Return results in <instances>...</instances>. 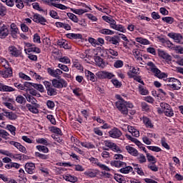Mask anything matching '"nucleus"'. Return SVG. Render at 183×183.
Here are the masks:
<instances>
[{"label": "nucleus", "instance_id": "nucleus-1", "mask_svg": "<svg viewBox=\"0 0 183 183\" xmlns=\"http://www.w3.org/2000/svg\"><path fill=\"white\" fill-rule=\"evenodd\" d=\"M116 107L117 109L123 115H128V108L132 109L134 108V104L130 102L122 101L116 102L115 103Z\"/></svg>", "mask_w": 183, "mask_h": 183}, {"label": "nucleus", "instance_id": "nucleus-2", "mask_svg": "<svg viewBox=\"0 0 183 183\" xmlns=\"http://www.w3.org/2000/svg\"><path fill=\"white\" fill-rule=\"evenodd\" d=\"M110 164L112 167L121 168L119 169V172L122 174H129V172H132L133 171L132 167L127 166V163L122 161H112Z\"/></svg>", "mask_w": 183, "mask_h": 183}, {"label": "nucleus", "instance_id": "nucleus-3", "mask_svg": "<svg viewBox=\"0 0 183 183\" xmlns=\"http://www.w3.org/2000/svg\"><path fill=\"white\" fill-rule=\"evenodd\" d=\"M102 19L104 21L109 24L110 28H112V29L119 31V32H123L124 34V32H127V29H125V27H124L122 24H117V21H115V19L108 16H102Z\"/></svg>", "mask_w": 183, "mask_h": 183}, {"label": "nucleus", "instance_id": "nucleus-4", "mask_svg": "<svg viewBox=\"0 0 183 183\" xmlns=\"http://www.w3.org/2000/svg\"><path fill=\"white\" fill-rule=\"evenodd\" d=\"M147 66H149V70L154 74L156 78H159V79H165V78H168V74L161 71L152 61H149L147 63Z\"/></svg>", "mask_w": 183, "mask_h": 183}, {"label": "nucleus", "instance_id": "nucleus-5", "mask_svg": "<svg viewBox=\"0 0 183 183\" xmlns=\"http://www.w3.org/2000/svg\"><path fill=\"white\" fill-rule=\"evenodd\" d=\"M167 82H169V84H167V86L171 88V89H173V91H179L181 86H182L181 81L178 80V79L174 77L167 79Z\"/></svg>", "mask_w": 183, "mask_h": 183}, {"label": "nucleus", "instance_id": "nucleus-6", "mask_svg": "<svg viewBox=\"0 0 183 183\" xmlns=\"http://www.w3.org/2000/svg\"><path fill=\"white\" fill-rule=\"evenodd\" d=\"M9 35V26L5 21L0 20V38L5 39Z\"/></svg>", "mask_w": 183, "mask_h": 183}, {"label": "nucleus", "instance_id": "nucleus-7", "mask_svg": "<svg viewBox=\"0 0 183 183\" xmlns=\"http://www.w3.org/2000/svg\"><path fill=\"white\" fill-rule=\"evenodd\" d=\"M24 52L25 54H31V52L41 54V49L36 47L34 44L24 42Z\"/></svg>", "mask_w": 183, "mask_h": 183}, {"label": "nucleus", "instance_id": "nucleus-8", "mask_svg": "<svg viewBox=\"0 0 183 183\" xmlns=\"http://www.w3.org/2000/svg\"><path fill=\"white\" fill-rule=\"evenodd\" d=\"M51 84L54 88H57V89H61L62 88H66L68 86V83L64 79H53L51 81Z\"/></svg>", "mask_w": 183, "mask_h": 183}, {"label": "nucleus", "instance_id": "nucleus-9", "mask_svg": "<svg viewBox=\"0 0 183 183\" xmlns=\"http://www.w3.org/2000/svg\"><path fill=\"white\" fill-rule=\"evenodd\" d=\"M47 74L52 76L53 78H56V79H59L61 78V75L64 74V71L59 69H54L52 67L47 68Z\"/></svg>", "mask_w": 183, "mask_h": 183}, {"label": "nucleus", "instance_id": "nucleus-10", "mask_svg": "<svg viewBox=\"0 0 183 183\" xmlns=\"http://www.w3.org/2000/svg\"><path fill=\"white\" fill-rule=\"evenodd\" d=\"M89 161H90V162H92V164H94V165H97V167H99V168H100V169H102L103 171H107V172L111 171L109 167H108L107 165L99 162L98 159H97L95 157H90L89 159Z\"/></svg>", "mask_w": 183, "mask_h": 183}, {"label": "nucleus", "instance_id": "nucleus-11", "mask_svg": "<svg viewBox=\"0 0 183 183\" xmlns=\"http://www.w3.org/2000/svg\"><path fill=\"white\" fill-rule=\"evenodd\" d=\"M96 76H97V78H100L101 79H112L115 75L108 71H100L96 74Z\"/></svg>", "mask_w": 183, "mask_h": 183}, {"label": "nucleus", "instance_id": "nucleus-12", "mask_svg": "<svg viewBox=\"0 0 183 183\" xmlns=\"http://www.w3.org/2000/svg\"><path fill=\"white\" fill-rule=\"evenodd\" d=\"M168 36L169 38H172V39H174V42L177 44H180L183 45V36L181 35V34H177V33H169Z\"/></svg>", "mask_w": 183, "mask_h": 183}, {"label": "nucleus", "instance_id": "nucleus-13", "mask_svg": "<svg viewBox=\"0 0 183 183\" xmlns=\"http://www.w3.org/2000/svg\"><path fill=\"white\" fill-rule=\"evenodd\" d=\"M109 136L111 138L118 139L122 136V132L117 127H114L109 132Z\"/></svg>", "mask_w": 183, "mask_h": 183}, {"label": "nucleus", "instance_id": "nucleus-14", "mask_svg": "<svg viewBox=\"0 0 183 183\" xmlns=\"http://www.w3.org/2000/svg\"><path fill=\"white\" fill-rule=\"evenodd\" d=\"M32 20L36 24H41V25H45L46 24V19H45L42 15L36 14L33 16Z\"/></svg>", "mask_w": 183, "mask_h": 183}, {"label": "nucleus", "instance_id": "nucleus-15", "mask_svg": "<svg viewBox=\"0 0 183 183\" xmlns=\"http://www.w3.org/2000/svg\"><path fill=\"white\" fill-rule=\"evenodd\" d=\"M9 52L10 55L15 56L16 58H18V56H20V55L22 54V51L21 49H18L14 46L9 47Z\"/></svg>", "mask_w": 183, "mask_h": 183}, {"label": "nucleus", "instance_id": "nucleus-16", "mask_svg": "<svg viewBox=\"0 0 183 183\" xmlns=\"http://www.w3.org/2000/svg\"><path fill=\"white\" fill-rule=\"evenodd\" d=\"M158 55L163 59H165L167 62H171L172 61V56L162 49H158Z\"/></svg>", "mask_w": 183, "mask_h": 183}, {"label": "nucleus", "instance_id": "nucleus-17", "mask_svg": "<svg viewBox=\"0 0 183 183\" xmlns=\"http://www.w3.org/2000/svg\"><path fill=\"white\" fill-rule=\"evenodd\" d=\"M4 116L6 117L10 121H15L18 118V115H16L14 112H6L5 109H3Z\"/></svg>", "mask_w": 183, "mask_h": 183}, {"label": "nucleus", "instance_id": "nucleus-18", "mask_svg": "<svg viewBox=\"0 0 183 183\" xmlns=\"http://www.w3.org/2000/svg\"><path fill=\"white\" fill-rule=\"evenodd\" d=\"M107 41L109 44H112V45H114L115 46H119V36H107Z\"/></svg>", "mask_w": 183, "mask_h": 183}, {"label": "nucleus", "instance_id": "nucleus-19", "mask_svg": "<svg viewBox=\"0 0 183 183\" xmlns=\"http://www.w3.org/2000/svg\"><path fill=\"white\" fill-rule=\"evenodd\" d=\"M55 2H59V0H50V6H54L55 8L61 9L62 11H66V9H68L66 6L61 4H56Z\"/></svg>", "mask_w": 183, "mask_h": 183}, {"label": "nucleus", "instance_id": "nucleus-20", "mask_svg": "<svg viewBox=\"0 0 183 183\" xmlns=\"http://www.w3.org/2000/svg\"><path fill=\"white\" fill-rule=\"evenodd\" d=\"M0 75L3 78H11L12 76V68L8 67L0 71Z\"/></svg>", "mask_w": 183, "mask_h": 183}, {"label": "nucleus", "instance_id": "nucleus-21", "mask_svg": "<svg viewBox=\"0 0 183 183\" xmlns=\"http://www.w3.org/2000/svg\"><path fill=\"white\" fill-rule=\"evenodd\" d=\"M11 29V35L12 38H17L18 34H19V29H18V26L15 23H12L10 26Z\"/></svg>", "mask_w": 183, "mask_h": 183}, {"label": "nucleus", "instance_id": "nucleus-22", "mask_svg": "<svg viewBox=\"0 0 183 183\" xmlns=\"http://www.w3.org/2000/svg\"><path fill=\"white\" fill-rule=\"evenodd\" d=\"M10 145H13L15 147V148H17L20 152H22L23 154H26V148L24 147L21 143L16 142H10Z\"/></svg>", "mask_w": 183, "mask_h": 183}, {"label": "nucleus", "instance_id": "nucleus-23", "mask_svg": "<svg viewBox=\"0 0 183 183\" xmlns=\"http://www.w3.org/2000/svg\"><path fill=\"white\" fill-rule=\"evenodd\" d=\"M87 178H95L98 175V172L94 169H89L84 172Z\"/></svg>", "mask_w": 183, "mask_h": 183}, {"label": "nucleus", "instance_id": "nucleus-24", "mask_svg": "<svg viewBox=\"0 0 183 183\" xmlns=\"http://www.w3.org/2000/svg\"><path fill=\"white\" fill-rule=\"evenodd\" d=\"M0 91L1 92H15V89L12 86L0 83Z\"/></svg>", "mask_w": 183, "mask_h": 183}, {"label": "nucleus", "instance_id": "nucleus-25", "mask_svg": "<svg viewBox=\"0 0 183 183\" xmlns=\"http://www.w3.org/2000/svg\"><path fill=\"white\" fill-rule=\"evenodd\" d=\"M125 149L127 151V152L129 154H130V155H132V157H138V155L139 154V153L138 152V150H137V149L128 145L126 146Z\"/></svg>", "mask_w": 183, "mask_h": 183}, {"label": "nucleus", "instance_id": "nucleus-26", "mask_svg": "<svg viewBox=\"0 0 183 183\" xmlns=\"http://www.w3.org/2000/svg\"><path fill=\"white\" fill-rule=\"evenodd\" d=\"M57 45L60 46V48H64V49H70L71 46L68 44V41L65 39H60L57 41Z\"/></svg>", "mask_w": 183, "mask_h": 183}, {"label": "nucleus", "instance_id": "nucleus-27", "mask_svg": "<svg viewBox=\"0 0 183 183\" xmlns=\"http://www.w3.org/2000/svg\"><path fill=\"white\" fill-rule=\"evenodd\" d=\"M26 172L28 174H34L35 172V164L26 163L25 165Z\"/></svg>", "mask_w": 183, "mask_h": 183}, {"label": "nucleus", "instance_id": "nucleus-28", "mask_svg": "<svg viewBox=\"0 0 183 183\" xmlns=\"http://www.w3.org/2000/svg\"><path fill=\"white\" fill-rule=\"evenodd\" d=\"M84 74L87 79L92 81V82H95L97 81V76H95V74L92 73L91 71L85 70Z\"/></svg>", "mask_w": 183, "mask_h": 183}, {"label": "nucleus", "instance_id": "nucleus-29", "mask_svg": "<svg viewBox=\"0 0 183 183\" xmlns=\"http://www.w3.org/2000/svg\"><path fill=\"white\" fill-rule=\"evenodd\" d=\"M56 26L57 28H63L64 29H66V31H71V25L66 23H63L59 21L56 22Z\"/></svg>", "mask_w": 183, "mask_h": 183}, {"label": "nucleus", "instance_id": "nucleus-30", "mask_svg": "<svg viewBox=\"0 0 183 183\" xmlns=\"http://www.w3.org/2000/svg\"><path fill=\"white\" fill-rule=\"evenodd\" d=\"M63 179H65V181H67L69 182H76L78 181V178L75 176H72L71 174H64Z\"/></svg>", "mask_w": 183, "mask_h": 183}, {"label": "nucleus", "instance_id": "nucleus-31", "mask_svg": "<svg viewBox=\"0 0 183 183\" xmlns=\"http://www.w3.org/2000/svg\"><path fill=\"white\" fill-rule=\"evenodd\" d=\"M139 74V68L138 67H130V71L128 72V76L129 78H134V76L137 74Z\"/></svg>", "mask_w": 183, "mask_h": 183}, {"label": "nucleus", "instance_id": "nucleus-32", "mask_svg": "<svg viewBox=\"0 0 183 183\" xmlns=\"http://www.w3.org/2000/svg\"><path fill=\"white\" fill-rule=\"evenodd\" d=\"M129 132L132 134L133 137L138 138L139 137V131L138 129L134 128L132 126H128L127 127Z\"/></svg>", "mask_w": 183, "mask_h": 183}, {"label": "nucleus", "instance_id": "nucleus-33", "mask_svg": "<svg viewBox=\"0 0 183 183\" xmlns=\"http://www.w3.org/2000/svg\"><path fill=\"white\" fill-rule=\"evenodd\" d=\"M142 121L143 124H144L147 128H154V124H152V122L151 121V119H149V118L147 117H143Z\"/></svg>", "mask_w": 183, "mask_h": 183}, {"label": "nucleus", "instance_id": "nucleus-34", "mask_svg": "<svg viewBox=\"0 0 183 183\" xmlns=\"http://www.w3.org/2000/svg\"><path fill=\"white\" fill-rule=\"evenodd\" d=\"M66 37L69 38V39H82V34L69 33L66 34Z\"/></svg>", "mask_w": 183, "mask_h": 183}, {"label": "nucleus", "instance_id": "nucleus-35", "mask_svg": "<svg viewBox=\"0 0 183 183\" xmlns=\"http://www.w3.org/2000/svg\"><path fill=\"white\" fill-rule=\"evenodd\" d=\"M27 102H30V104H32L33 105H36V99L31 94H24Z\"/></svg>", "mask_w": 183, "mask_h": 183}, {"label": "nucleus", "instance_id": "nucleus-36", "mask_svg": "<svg viewBox=\"0 0 183 183\" xmlns=\"http://www.w3.org/2000/svg\"><path fill=\"white\" fill-rule=\"evenodd\" d=\"M71 11L73 14H76V15H84V14L88 12L86 9H71Z\"/></svg>", "mask_w": 183, "mask_h": 183}, {"label": "nucleus", "instance_id": "nucleus-37", "mask_svg": "<svg viewBox=\"0 0 183 183\" xmlns=\"http://www.w3.org/2000/svg\"><path fill=\"white\" fill-rule=\"evenodd\" d=\"M80 145L84 147V148H86L87 149H94V148H95V145L94 144L88 142H80Z\"/></svg>", "mask_w": 183, "mask_h": 183}, {"label": "nucleus", "instance_id": "nucleus-38", "mask_svg": "<svg viewBox=\"0 0 183 183\" xmlns=\"http://www.w3.org/2000/svg\"><path fill=\"white\" fill-rule=\"evenodd\" d=\"M99 34H102V35H114L115 31L109 29H101L99 30Z\"/></svg>", "mask_w": 183, "mask_h": 183}, {"label": "nucleus", "instance_id": "nucleus-39", "mask_svg": "<svg viewBox=\"0 0 183 183\" xmlns=\"http://www.w3.org/2000/svg\"><path fill=\"white\" fill-rule=\"evenodd\" d=\"M36 149L39 151V152H43L44 154H48V152H49V149L45 145H37Z\"/></svg>", "mask_w": 183, "mask_h": 183}, {"label": "nucleus", "instance_id": "nucleus-40", "mask_svg": "<svg viewBox=\"0 0 183 183\" xmlns=\"http://www.w3.org/2000/svg\"><path fill=\"white\" fill-rule=\"evenodd\" d=\"M36 144H40L41 145H44L45 147H48V145H49V142H48V139L44 138L36 139Z\"/></svg>", "mask_w": 183, "mask_h": 183}, {"label": "nucleus", "instance_id": "nucleus-41", "mask_svg": "<svg viewBox=\"0 0 183 183\" xmlns=\"http://www.w3.org/2000/svg\"><path fill=\"white\" fill-rule=\"evenodd\" d=\"M94 61L97 66H99L100 68H104V66H105V64L104 63L102 58L97 56L95 57Z\"/></svg>", "mask_w": 183, "mask_h": 183}, {"label": "nucleus", "instance_id": "nucleus-42", "mask_svg": "<svg viewBox=\"0 0 183 183\" xmlns=\"http://www.w3.org/2000/svg\"><path fill=\"white\" fill-rule=\"evenodd\" d=\"M67 16L75 24H78V22H79V19H78V16L72 13H67Z\"/></svg>", "mask_w": 183, "mask_h": 183}, {"label": "nucleus", "instance_id": "nucleus-43", "mask_svg": "<svg viewBox=\"0 0 183 183\" xmlns=\"http://www.w3.org/2000/svg\"><path fill=\"white\" fill-rule=\"evenodd\" d=\"M26 107L27 109H29V111H30V112H32V114H38V112H39V110H38L36 107L32 106L30 104H26Z\"/></svg>", "mask_w": 183, "mask_h": 183}, {"label": "nucleus", "instance_id": "nucleus-44", "mask_svg": "<svg viewBox=\"0 0 183 183\" xmlns=\"http://www.w3.org/2000/svg\"><path fill=\"white\" fill-rule=\"evenodd\" d=\"M126 137L127 138V139L132 141V142H134L135 144H137V147H141V142H139V140L132 137L131 135L129 134H126Z\"/></svg>", "mask_w": 183, "mask_h": 183}, {"label": "nucleus", "instance_id": "nucleus-45", "mask_svg": "<svg viewBox=\"0 0 183 183\" xmlns=\"http://www.w3.org/2000/svg\"><path fill=\"white\" fill-rule=\"evenodd\" d=\"M49 131L53 134H57V135H61L62 134V131H61V129L55 126L49 127Z\"/></svg>", "mask_w": 183, "mask_h": 183}, {"label": "nucleus", "instance_id": "nucleus-46", "mask_svg": "<svg viewBox=\"0 0 183 183\" xmlns=\"http://www.w3.org/2000/svg\"><path fill=\"white\" fill-rule=\"evenodd\" d=\"M137 42H139V44H142V45H149L150 42L147 39H142V37H137L136 38Z\"/></svg>", "mask_w": 183, "mask_h": 183}, {"label": "nucleus", "instance_id": "nucleus-47", "mask_svg": "<svg viewBox=\"0 0 183 183\" xmlns=\"http://www.w3.org/2000/svg\"><path fill=\"white\" fill-rule=\"evenodd\" d=\"M8 157L13 158V159H17V161H22V155L21 154H12L9 153Z\"/></svg>", "mask_w": 183, "mask_h": 183}, {"label": "nucleus", "instance_id": "nucleus-48", "mask_svg": "<svg viewBox=\"0 0 183 183\" xmlns=\"http://www.w3.org/2000/svg\"><path fill=\"white\" fill-rule=\"evenodd\" d=\"M16 102L20 104H25V102H26V99H25L22 95H19L16 97Z\"/></svg>", "mask_w": 183, "mask_h": 183}, {"label": "nucleus", "instance_id": "nucleus-49", "mask_svg": "<svg viewBox=\"0 0 183 183\" xmlns=\"http://www.w3.org/2000/svg\"><path fill=\"white\" fill-rule=\"evenodd\" d=\"M164 114L166 117H169V118L172 117L174 116L172 107H170L167 110L164 111Z\"/></svg>", "mask_w": 183, "mask_h": 183}, {"label": "nucleus", "instance_id": "nucleus-50", "mask_svg": "<svg viewBox=\"0 0 183 183\" xmlns=\"http://www.w3.org/2000/svg\"><path fill=\"white\" fill-rule=\"evenodd\" d=\"M16 4V8L19 9H22L25 4H24V1L22 0H14V5Z\"/></svg>", "mask_w": 183, "mask_h": 183}, {"label": "nucleus", "instance_id": "nucleus-51", "mask_svg": "<svg viewBox=\"0 0 183 183\" xmlns=\"http://www.w3.org/2000/svg\"><path fill=\"white\" fill-rule=\"evenodd\" d=\"M146 155H147V161L149 162H152V164L157 163V159L155 158V157L151 155V154H149V153H147Z\"/></svg>", "mask_w": 183, "mask_h": 183}, {"label": "nucleus", "instance_id": "nucleus-52", "mask_svg": "<svg viewBox=\"0 0 183 183\" xmlns=\"http://www.w3.org/2000/svg\"><path fill=\"white\" fill-rule=\"evenodd\" d=\"M139 92L140 95H148L149 94V92H148V89L146 88H144L142 86H139Z\"/></svg>", "mask_w": 183, "mask_h": 183}, {"label": "nucleus", "instance_id": "nucleus-53", "mask_svg": "<svg viewBox=\"0 0 183 183\" xmlns=\"http://www.w3.org/2000/svg\"><path fill=\"white\" fill-rule=\"evenodd\" d=\"M147 168H149V169L151 171H153V172H158V167L155 165V163H149L147 165Z\"/></svg>", "mask_w": 183, "mask_h": 183}, {"label": "nucleus", "instance_id": "nucleus-54", "mask_svg": "<svg viewBox=\"0 0 183 183\" xmlns=\"http://www.w3.org/2000/svg\"><path fill=\"white\" fill-rule=\"evenodd\" d=\"M162 20L163 22H166V24H174V18L171 16L163 17Z\"/></svg>", "mask_w": 183, "mask_h": 183}, {"label": "nucleus", "instance_id": "nucleus-55", "mask_svg": "<svg viewBox=\"0 0 183 183\" xmlns=\"http://www.w3.org/2000/svg\"><path fill=\"white\" fill-rule=\"evenodd\" d=\"M0 137L4 139H7L8 137H9V133L6 130L0 129Z\"/></svg>", "mask_w": 183, "mask_h": 183}, {"label": "nucleus", "instance_id": "nucleus-56", "mask_svg": "<svg viewBox=\"0 0 183 183\" xmlns=\"http://www.w3.org/2000/svg\"><path fill=\"white\" fill-rule=\"evenodd\" d=\"M93 132L96 134L98 135V137H102L104 135V132L99 127H94L93 129Z\"/></svg>", "mask_w": 183, "mask_h": 183}, {"label": "nucleus", "instance_id": "nucleus-57", "mask_svg": "<svg viewBox=\"0 0 183 183\" xmlns=\"http://www.w3.org/2000/svg\"><path fill=\"white\" fill-rule=\"evenodd\" d=\"M141 107L142 111H144L145 112H148L150 110L149 106L144 102L141 103Z\"/></svg>", "mask_w": 183, "mask_h": 183}, {"label": "nucleus", "instance_id": "nucleus-58", "mask_svg": "<svg viewBox=\"0 0 183 183\" xmlns=\"http://www.w3.org/2000/svg\"><path fill=\"white\" fill-rule=\"evenodd\" d=\"M35 157L40 158V159H48V158H49L48 155L39 153L38 152H35Z\"/></svg>", "mask_w": 183, "mask_h": 183}, {"label": "nucleus", "instance_id": "nucleus-59", "mask_svg": "<svg viewBox=\"0 0 183 183\" xmlns=\"http://www.w3.org/2000/svg\"><path fill=\"white\" fill-rule=\"evenodd\" d=\"M56 89L50 87L49 89H47V95H49L50 97H54V95H56Z\"/></svg>", "mask_w": 183, "mask_h": 183}, {"label": "nucleus", "instance_id": "nucleus-60", "mask_svg": "<svg viewBox=\"0 0 183 183\" xmlns=\"http://www.w3.org/2000/svg\"><path fill=\"white\" fill-rule=\"evenodd\" d=\"M164 45L172 51H174L175 48V44H172L170 41H166Z\"/></svg>", "mask_w": 183, "mask_h": 183}, {"label": "nucleus", "instance_id": "nucleus-61", "mask_svg": "<svg viewBox=\"0 0 183 183\" xmlns=\"http://www.w3.org/2000/svg\"><path fill=\"white\" fill-rule=\"evenodd\" d=\"M59 62H62V64H71V59L68 58V56H63L59 59Z\"/></svg>", "mask_w": 183, "mask_h": 183}, {"label": "nucleus", "instance_id": "nucleus-62", "mask_svg": "<svg viewBox=\"0 0 183 183\" xmlns=\"http://www.w3.org/2000/svg\"><path fill=\"white\" fill-rule=\"evenodd\" d=\"M114 68H122L124 66V61L122 60H117L114 63Z\"/></svg>", "mask_w": 183, "mask_h": 183}, {"label": "nucleus", "instance_id": "nucleus-63", "mask_svg": "<svg viewBox=\"0 0 183 183\" xmlns=\"http://www.w3.org/2000/svg\"><path fill=\"white\" fill-rule=\"evenodd\" d=\"M0 65L1 66H3L4 69L6 68H9V63L5 59L1 60Z\"/></svg>", "mask_w": 183, "mask_h": 183}, {"label": "nucleus", "instance_id": "nucleus-64", "mask_svg": "<svg viewBox=\"0 0 183 183\" xmlns=\"http://www.w3.org/2000/svg\"><path fill=\"white\" fill-rule=\"evenodd\" d=\"M173 51H175L177 54H183V47L181 46H174V49Z\"/></svg>", "mask_w": 183, "mask_h": 183}]
</instances>
